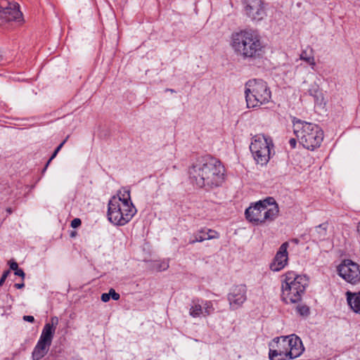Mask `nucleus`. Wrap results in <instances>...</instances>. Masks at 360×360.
I'll list each match as a JSON object with an SVG mask.
<instances>
[{
    "label": "nucleus",
    "mask_w": 360,
    "mask_h": 360,
    "mask_svg": "<svg viewBox=\"0 0 360 360\" xmlns=\"http://www.w3.org/2000/svg\"><path fill=\"white\" fill-rule=\"evenodd\" d=\"M191 182L200 188H215L224 181L225 168L217 159L209 155L198 158L188 170Z\"/></svg>",
    "instance_id": "f257e3e1"
},
{
    "label": "nucleus",
    "mask_w": 360,
    "mask_h": 360,
    "mask_svg": "<svg viewBox=\"0 0 360 360\" xmlns=\"http://www.w3.org/2000/svg\"><path fill=\"white\" fill-rule=\"evenodd\" d=\"M231 46L235 54L244 60L259 59L265 53V46L261 37L253 30H241L233 33Z\"/></svg>",
    "instance_id": "f03ea898"
},
{
    "label": "nucleus",
    "mask_w": 360,
    "mask_h": 360,
    "mask_svg": "<svg viewBox=\"0 0 360 360\" xmlns=\"http://www.w3.org/2000/svg\"><path fill=\"white\" fill-rule=\"evenodd\" d=\"M270 347L269 359L271 360H288L300 356L304 352V347L300 338L295 335L277 338Z\"/></svg>",
    "instance_id": "7ed1b4c3"
},
{
    "label": "nucleus",
    "mask_w": 360,
    "mask_h": 360,
    "mask_svg": "<svg viewBox=\"0 0 360 360\" xmlns=\"http://www.w3.org/2000/svg\"><path fill=\"white\" fill-rule=\"evenodd\" d=\"M292 123L294 134L303 147L314 150L321 146L323 131L317 124L297 118L293 119Z\"/></svg>",
    "instance_id": "20e7f679"
},
{
    "label": "nucleus",
    "mask_w": 360,
    "mask_h": 360,
    "mask_svg": "<svg viewBox=\"0 0 360 360\" xmlns=\"http://www.w3.org/2000/svg\"><path fill=\"white\" fill-rule=\"evenodd\" d=\"M278 205L273 198H267L250 206L246 209L245 214L246 219L255 224H262L267 221H272L278 215Z\"/></svg>",
    "instance_id": "39448f33"
},
{
    "label": "nucleus",
    "mask_w": 360,
    "mask_h": 360,
    "mask_svg": "<svg viewBox=\"0 0 360 360\" xmlns=\"http://www.w3.org/2000/svg\"><path fill=\"white\" fill-rule=\"evenodd\" d=\"M284 276L281 285L282 300L287 304L300 302L308 285L306 276L297 275L293 271L287 272Z\"/></svg>",
    "instance_id": "423d86ee"
},
{
    "label": "nucleus",
    "mask_w": 360,
    "mask_h": 360,
    "mask_svg": "<svg viewBox=\"0 0 360 360\" xmlns=\"http://www.w3.org/2000/svg\"><path fill=\"white\" fill-rule=\"evenodd\" d=\"M245 94L247 107L249 108L269 103L271 96L266 82L262 79L249 80L245 84Z\"/></svg>",
    "instance_id": "0eeeda50"
},
{
    "label": "nucleus",
    "mask_w": 360,
    "mask_h": 360,
    "mask_svg": "<svg viewBox=\"0 0 360 360\" xmlns=\"http://www.w3.org/2000/svg\"><path fill=\"white\" fill-rule=\"evenodd\" d=\"M271 146H273V143L269 136L260 134L252 137L250 149L257 164L264 165L269 162Z\"/></svg>",
    "instance_id": "6e6552de"
},
{
    "label": "nucleus",
    "mask_w": 360,
    "mask_h": 360,
    "mask_svg": "<svg viewBox=\"0 0 360 360\" xmlns=\"http://www.w3.org/2000/svg\"><path fill=\"white\" fill-rule=\"evenodd\" d=\"M22 13L16 3L9 2L7 0L0 1V25L13 22H20L22 20Z\"/></svg>",
    "instance_id": "1a4fd4ad"
},
{
    "label": "nucleus",
    "mask_w": 360,
    "mask_h": 360,
    "mask_svg": "<svg viewBox=\"0 0 360 360\" xmlns=\"http://www.w3.org/2000/svg\"><path fill=\"white\" fill-rule=\"evenodd\" d=\"M338 275L351 284L360 282L359 266L349 259H345L338 266Z\"/></svg>",
    "instance_id": "9d476101"
},
{
    "label": "nucleus",
    "mask_w": 360,
    "mask_h": 360,
    "mask_svg": "<svg viewBox=\"0 0 360 360\" xmlns=\"http://www.w3.org/2000/svg\"><path fill=\"white\" fill-rule=\"evenodd\" d=\"M114 207V224L123 226L129 221L136 212V210L131 201L120 202L117 210Z\"/></svg>",
    "instance_id": "9b49d317"
},
{
    "label": "nucleus",
    "mask_w": 360,
    "mask_h": 360,
    "mask_svg": "<svg viewBox=\"0 0 360 360\" xmlns=\"http://www.w3.org/2000/svg\"><path fill=\"white\" fill-rule=\"evenodd\" d=\"M245 11L252 20L259 21L266 16L265 8L262 0H246Z\"/></svg>",
    "instance_id": "f8f14e48"
},
{
    "label": "nucleus",
    "mask_w": 360,
    "mask_h": 360,
    "mask_svg": "<svg viewBox=\"0 0 360 360\" xmlns=\"http://www.w3.org/2000/svg\"><path fill=\"white\" fill-rule=\"evenodd\" d=\"M53 338L41 333L40 338L32 353L33 360H40L49 352Z\"/></svg>",
    "instance_id": "ddd939ff"
},
{
    "label": "nucleus",
    "mask_w": 360,
    "mask_h": 360,
    "mask_svg": "<svg viewBox=\"0 0 360 360\" xmlns=\"http://www.w3.org/2000/svg\"><path fill=\"white\" fill-rule=\"evenodd\" d=\"M288 242L283 243L280 246L273 262L270 264V269L273 271H281L287 265L288 260Z\"/></svg>",
    "instance_id": "4468645a"
},
{
    "label": "nucleus",
    "mask_w": 360,
    "mask_h": 360,
    "mask_svg": "<svg viewBox=\"0 0 360 360\" xmlns=\"http://www.w3.org/2000/svg\"><path fill=\"white\" fill-rule=\"evenodd\" d=\"M247 288L245 285L234 287L228 295L230 306L237 309L246 300Z\"/></svg>",
    "instance_id": "2eb2a0df"
},
{
    "label": "nucleus",
    "mask_w": 360,
    "mask_h": 360,
    "mask_svg": "<svg viewBox=\"0 0 360 360\" xmlns=\"http://www.w3.org/2000/svg\"><path fill=\"white\" fill-rule=\"evenodd\" d=\"M219 237V235L217 231L212 229H202L191 236L188 243L194 244L197 242H202L205 240L218 238Z\"/></svg>",
    "instance_id": "dca6fc26"
},
{
    "label": "nucleus",
    "mask_w": 360,
    "mask_h": 360,
    "mask_svg": "<svg viewBox=\"0 0 360 360\" xmlns=\"http://www.w3.org/2000/svg\"><path fill=\"white\" fill-rule=\"evenodd\" d=\"M347 300L351 309L356 314H360V292H347Z\"/></svg>",
    "instance_id": "f3484780"
},
{
    "label": "nucleus",
    "mask_w": 360,
    "mask_h": 360,
    "mask_svg": "<svg viewBox=\"0 0 360 360\" xmlns=\"http://www.w3.org/2000/svg\"><path fill=\"white\" fill-rule=\"evenodd\" d=\"M58 324V318L57 316L51 317L50 323H47L44 325L41 333L53 338Z\"/></svg>",
    "instance_id": "a211bd4d"
},
{
    "label": "nucleus",
    "mask_w": 360,
    "mask_h": 360,
    "mask_svg": "<svg viewBox=\"0 0 360 360\" xmlns=\"http://www.w3.org/2000/svg\"><path fill=\"white\" fill-rule=\"evenodd\" d=\"M189 314L192 317L194 318L199 317L200 315L203 316L202 307L198 300L192 301Z\"/></svg>",
    "instance_id": "6ab92c4d"
},
{
    "label": "nucleus",
    "mask_w": 360,
    "mask_h": 360,
    "mask_svg": "<svg viewBox=\"0 0 360 360\" xmlns=\"http://www.w3.org/2000/svg\"><path fill=\"white\" fill-rule=\"evenodd\" d=\"M328 224L326 223L321 224L315 227L314 236L319 239L323 240L327 235Z\"/></svg>",
    "instance_id": "aec40b11"
},
{
    "label": "nucleus",
    "mask_w": 360,
    "mask_h": 360,
    "mask_svg": "<svg viewBox=\"0 0 360 360\" xmlns=\"http://www.w3.org/2000/svg\"><path fill=\"white\" fill-rule=\"evenodd\" d=\"M117 198L120 202H127L131 200L130 191L127 188H122L117 193Z\"/></svg>",
    "instance_id": "412c9836"
},
{
    "label": "nucleus",
    "mask_w": 360,
    "mask_h": 360,
    "mask_svg": "<svg viewBox=\"0 0 360 360\" xmlns=\"http://www.w3.org/2000/svg\"><path fill=\"white\" fill-rule=\"evenodd\" d=\"M203 316H207L214 311L213 304L211 301H205L202 302Z\"/></svg>",
    "instance_id": "4be33fe9"
},
{
    "label": "nucleus",
    "mask_w": 360,
    "mask_h": 360,
    "mask_svg": "<svg viewBox=\"0 0 360 360\" xmlns=\"http://www.w3.org/2000/svg\"><path fill=\"white\" fill-rule=\"evenodd\" d=\"M300 59L307 62L309 65H311L312 69H314L316 63L314 56H308L307 51H302L300 54Z\"/></svg>",
    "instance_id": "5701e85b"
},
{
    "label": "nucleus",
    "mask_w": 360,
    "mask_h": 360,
    "mask_svg": "<svg viewBox=\"0 0 360 360\" xmlns=\"http://www.w3.org/2000/svg\"><path fill=\"white\" fill-rule=\"evenodd\" d=\"M112 297V288H110L108 293H103L101 295V300L103 302H107Z\"/></svg>",
    "instance_id": "b1692460"
},
{
    "label": "nucleus",
    "mask_w": 360,
    "mask_h": 360,
    "mask_svg": "<svg viewBox=\"0 0 360 360\" xmlns=\"http://www.w3.org/2000/svg\"><path fill=\"white\" fill-rule=\"evenodd\" d=\"M169 268V263L168 262H159L155 265V269L158 271H165Z\"/></svg>",
    "instance_id": "393cba45"
},
{
    "label": "nucleus",
    "mask_w": 360,
    "mask_h": 360,
    "mask_svg": "<svg viewBox=\"0 0 360 360\" xmlns=\"http://www.w3.org/2000/svg\"><path fill=\"white\" fill-rule=\"evenodd\" d=\"M297 311L301 314V315H307L309 312V308L306 306H301V307H297Z\"/></svg>",
    "instance_id": "a878e982"
},
{
    "label": "nucleus",
    "mask_w": 360,
    "mask_h": 360,
    "mask_svg": "<svg viewBox=\"0 0 360 360\" xmlns=\"http://www.w3.org/2000/svg\"><path fill=\"white\" fill-rule=\"evenodd\" d=\"M112 204V198H110L108 201V219L110 222H112V217L111 214V205Z\"/></svg>",
    "instance_id": "bb28decb"
},
{
    "label": "nucleus",
    "mask_w": 360,
    "mask_h": 360,
    "mask_svg": "<svg viewBox=\"0 0 360 360\" xmlns=\"http://www.w3.org/2000/svg\"><path fill=\"white\" fill-rule=\"evenodd\" d=\"M82 224L81 219L79 218H75L71 221V226L72 228H77Z\"/></svg>",
    "instance_id": "cd10ccee"
},
{
    "label": "nucleus",
    "mask_w": 360,
    "mask_h": 360,
    "mask_svg": "<svg viewBox=\"0 0 360 360\" xmlns=\"http://www.w3.org/2000/svg\"><path fill=\"white\" fill-rule=\"evenodd\" d=\"M9 274H10L9 270L6 271H4V274H3V275H2V276H1V279H0V286H1V285H3V283H4V281H6V278H7V276H8V275Z\"/></svg>",
    "instance_id": "c85d7f7f"
},
{
    "label": "nucleus",
    "mask_w": 360,
    "mask_h": 360,
    "mask_svg": "<svg viewBox=\"0 0 360 360\" xmlns=\"http://www.w3.org/2000/svg\"><path fill=\"white\" fill-rule=\"evenodd\" d=\"M15 274L16 276H20L22 279L25 276V274L23 270L21 269H19V268L15 271Z\"/></svg>",
    "instance_id": "c756f323"
},
{
    "label": "nucleus",
    "mask_w": 360,
    "mask_h": 360,
    "mask_svg": "<svg viewBox=\"0 0 360 360\" xmlns=\"http://www.w3.org/2000/svg\"><path fill=\"white\" fill-rule=\"evenodd\" d=\"M57 154H58V153H56V150H54L53 153L52 154V155L51 156V158H49V160H48V162H47V163H46V166H45V167H44V170H43V172H44V171L46 169V168L48 167V166H49V163L51 162V160H52L53 158H55V157L56 156V155H57Z\"/></svg>",
    "instance_id": "7c9ffc66"
},
{
    "label": "nucleus",
    "mask_w": 360,
    "mask_h": 360,
    "mask_svg": "<svg viewBox=\"0 0 360 360\" xmlns=\"http://www.w3.org/2000/svg\"><path fill=\"white\" fill-rule=\"evenodd\" d=\"M5 299L6 300V302L9 304L8 306H7V307L10 309L11 307V304L13 302V300H12L11 297L9 295H5Z\"/></svg>",
    "instance_id": "2f4dec72"
},
{
    "label": "nucleus",
    "mask_w": 360,
    "mask_h": 360,
    "mask_svg": "<svg viewBox=\"0 0 360 360\" xmlns=\"http://www.w3.org/2000/svg\"><path fill=\"white\" fill-rule=\"evenodd\" d=\"M22 319H23L24 321H28V322H30V323H32V322L34 321V318L32 316H24L22 317Z\"/></svg>",
    "instance_id": "473e14b6"
},
{
    "label": "nucleus",
    "mask_w": 360,
    "mask_h": 360,
    "mask_svg": "<svg viewBox=\"0 0 360 360\" xmlns=\"http://www.w3.org/2000/svg\"><path fill=\"white\" fill-rule=\"evenodd\" d=\"M10 268L15 271L18 269V264L15 262H13L10 264Z\"/></svg>",
    "instance_id": "72a5a7b5"
},
{
    "label": "nucleus",
    "mask_w": 360,
    "mask_h": 360,
    "mask_svg": "<svg viewBox=\"0 0 360 360\" xmlns=\"http://www.w3.org/2000/svg\"><path fill=\"white\" fill-rule=\"evenodd\" d=\"M69 136H68L66 137V139L56 148V153H58L60 151V150L62 148L63 146L64 145V143L66 142V141L68 140Z\"/></svg>",
    "instance_id": "f704fd0d"
},
{
    "label": "nucleus",
    "mask_w": 360,
    "mask_h": 360,
    "mask_svg": "<svg viewBox=\"0 0 360 360\" xmlns=\"http://www.w3.org/2000/svg\"><path fill=\"white\" fill-rule=\"evenodd\" d=\"M289 144L292 148H295L297 144V141L295 139H290L289 141Z\"/></svg>",
    "instance_id": "c9c22d12"
},
{
    "label": "nucleus",
    "mask_w": 360,
    "mask_h": 360,
    "mask_svg": "<svg viewBox=\"0 0 360 360\" xmlns=\"http://www.w3.org/2000/svg\"><path fill=\"white\" fill-rule=\"evenodd\" d=\"M25 286V284L24 283H15V287L18 289H21L23 287Z\"/></svg>",
    "instance_id": "e433bc0d"
},
{
    "label": "nucleus",
    "mask_w": 360,
    "mask_h": 360,
    "mask_svg": "<svg viewBox=\"0 0 360 360\" xmlns=\"http://www.w3.org/2000/svg\"><path fill=\"white\" fill-rule=\"evenodd\" d=\"M120 298V295L114 290V300H117Z\"/></svg>",
    "instance_id": "4c0bfd02"
},
{
    "label": "nucleus",
    "mask_w": 360,
    "mask_h": 360,
    "mask_svg": "<svg viewBox=\"0 0 360 360\" xmlns=\"http://www.w3.org/2000/svg\"><path fill=\"white\" fill-rule=\"evenodd\" d=\"M6 212H7L8 214H11V213H12V210H11V208H10V207H9V208H7V209H6Z\"/></svg>",
    "instance_id": "58836bf2"
},
{
    "label": "nucleus",
    "mask_w": 360,
    "mask_h": 360,
    "mask_svg": "<svg viewBox=\"0 0 360 360\" xmlns=\"http://www.w3.org/2000/svg\"><path fill=\"white\" fill-rule=\"evenodd\" d=\"M75 233L74 232H72V233H71V236H72V237L75 236Z\"/></svg>",
    "instance_id": "ea45409f"
},
{
    "label": "nucleus",
    "mask_w": 360,
    "mask_h": 360,
    "mask_svg": "<svg viewBox=\"0 0 360 360\" xmlns=\"http://www.w3.org/2000/svg\"><path fill=\"white\" fill-rule=\"evenodd\" d=\"M1 59H2V56L0 55V60H1Z\"/></svg>",
    "instance_id": "a19ab883"
}]
</instances>
